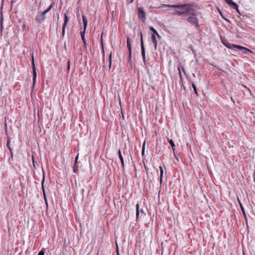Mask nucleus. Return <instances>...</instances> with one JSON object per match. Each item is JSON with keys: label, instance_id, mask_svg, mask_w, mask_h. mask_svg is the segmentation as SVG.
<instances>
[{"label": "nucleus", "instance_id": "17", "mask_svg": "<svg viewBox=\"0 0 255 255\" xmlns=\"http://www.w3.org/2000/svg\"><path fill=\"white\" fill-rule=\"evenodd\" d=\"M149 29L152 32V34L151 35H154L155 36H156V35H157L159 38L160 37V36L158 34L155 28H154L153 27H150Z\"/></svg>", "mask_w": 255, "mask_h": 255}, {"label": "nucleus", "instance_id": "21", "mask_svg": "<svg viewBox=\"0 0 255 255\" xmlns=\"http://www.w3.org/2000/svg\"><path fill=\"white\" fill-rule=\"evenodd\" d=\"M237 200H238V201L239 204L240 205V208H241V209L242 210V212H243V211H245V208H244L242 203H241V201H240L238 196H237Z\"/></svg>", "mask_w": 255, "mask_h": 255}, {"label": "nucleus", "instance_id": "3", "mask_svg": "<svg viewBox=\"0 0 255 255\" xmlns=\"http://www.w3.org/2000/svg\"><path fill=\"white\" fill-rule=\"evenodd\" d=\"M30 55L31 56V65H32V73H33V83H32V91L33 90V89L34 88L35 83H36V69L35 67V62H34V55L33 52L32 53V54L30 53Z\"/></svg>", "mask_w": 255, "mask_h": 255}, {"label": "nucleus", "instance_id": "45", "mask_svg": "<svg viewBox=\"0 0 255 255\" xmlns=\"http://www.w3.org/2000/svg\"><path fill=\"white\" fill-rule=\"evenodd\" d=\"M25 27V25L24 23L23 24V26H22V28H23V30H24V28Z\"/></svg>", "mask_w": 255, "mask_h": 255}, {"label": "nucleus", "instance_id": "37", "mask_svg": "<svg viewBox=\"0 0 255 255\" xmlns=\"http://www.w3.org/2000/svg\"><path fill=\"white\" fill-rule=\"evenodd\" d=\"M103 36L102 35L101 36V42H102V43L103 44ZM102 51L103 53H104V47H103V45H102Z\"/></svg>", "mask_w": 255, "mask_h": 255}, {"label": "nucleus", "instance_id": "9", "mask_svg": "<svg viewBox=\"0 0 255 255\" xmlns=\"http://www.w3.org/2000/svg\"><path fill=\"white\" fill-rule=\"evenodd\" d=\"M225 2L231 6L233 9L236 10L238 13H240L239 10L238 5L233 1L232 0H224Z\"/></svg>", "mask_w": 255, "mask_h": 255}, {"label": "nucleus", "instance_id": "39", "mask_svg": "<svg viewBox=\"0 0 255 255\" xmlns=\"http://www.w3.org/2000/svg\"><path fill=\"white\" fill-rule=\"evenodd\" d=\"M245 222L247 225V228H248V218H246V219H245Z\"/></svg>", "mask_w": 255, "mask_h": 255}, {"label": "nucleus", "instance_id": "2", "mask_svg": "<svg viewBox=\"0 0 255 255\" xmlns=\"http://www.w3.org/2000/svg\"><path fill=\"white\" fill-rule=\"evenodd\" d=\"M10 176L7 171L3 172L1 176V182H3V190L10 189L11 185L9 183Z\"/></svg>", "mask_w": 255, "mask_h": 255}, {"label": "nucleus", "instance_id": "23", "mask_svg": "<svg viewBox=\"0 0 255 255\" xmlns=\"http://www.w3.org/2000/svg\"><path fill=\"white\" fill-rule=\"evenodd\" d=\"M53 2H52V3L49 6V7L46 9L44 10L43 12H45V13L46 14L47 12H48L51 9V8L53 7Z\"/></svg>", "mask_w": 255, "mask_h": 255}, {"label": "nucleus", "instance_id": "27", "mask_svg": "<svg viewBox=\"0 0 255 255\" xmlns=\"http://www.w3.org/2000/svg\"><path fill=\"white\" fill-rule=\"evenodd\" d=\"M70 68V60L69 59H68L67 61V70L68 72H69Z\"/></svg>", "mask_w": 255, "mask_h": 255}, {"label": "nucleus", "instance_id": "38", "mask_svg": "<svg viewBox=\"0 0 255 255\" xmlns=\"http://www.w3.org/2000/svg\"><path fill=\"white\" fill-rule=\"evenodd\" d=\"M78 156H79V154H78L77 155V156H76V157H75V162H74L78 163Z\"/></svg>", "mask_w": 255, "mask_h": 255}, {"label": "nucleus", "instance_id": "5", "mask_svg": "<svg viewBox=\"0 0 255 255\" xmlns=\"http://www.w3.org/2000/svg\"><path fill=\"white\" fill-rule=\"evenodd\" d=\"M137 16L142 22H145L146 20V13L144 11L143 7H138Z\"/></svg>", "mask_w": 255, "mask_h": 255}, {"label": "nucleus", "instance_id": "13", "mask_svg": "<svg viewBox=\"0 0 255 255\" xmlns=\"http://www.w3.org/2000/svg\"><path fill=\"white\" fill-rule=\"evenodd\" d=\"M118 154H119V158L121 162L122 168L123 170H124L125 169V162H124V157L122 154V152H121V149H119L118 150Z\"/></svg>", "mask_w": 255, "mask_h": 255}, {"label": "nucleus", "instance_id": "12", "mask_svg": "<svg viewBox=\"0 0 255 255\" xmlns=\"http://www.w3.org/2000/svg\"><path fill=\"white\" fill-rule=\"evenodd\" d=\"M234 50L236 51H237V50H242L243 53L245 54H248V53H253V51H251L250 49L246 47H243L242 46L238 45H236Z\"/></svg>", "mask_w": 255, "mask_h": 255}, {"label": "nucleus", "instance_id": "7", "mask_svg": "<svg viewBox=\"0 0 255 255\" xmlns=\"http://www.w3.org/2000/svg\"><path fill=\"white\" fill-rule=\"evenodd\" d=\"M220 39L222 43L227 48L231 49H234L236 46V44H231L228 42V40L222 35H220Z\"/></svg>", "mask_w": 255, "mask_h": 255}, {"label": "nucleus", "instance_id": "29", "mask_svg": "<svg viewBox=\"0 0 255 255\" xmlns=\"http://www.w3.org/2000/svg\"><path fill=\"white\" fill-rule=\"evenodd\" d=\"M144 150H145V143L144 142L142 147V155H143L144 154Z\"/></svg>", "mask_w": 255, "mask_h": 255}, {"label": "nucleus", "instance_id": "50", "mask_svg": "<svg viewBox=\"0 0 255 255\" xmlns=\"http://www.w3.org/2000/svg\"><path fill=\"white\" fill-rule=\"evenodd\" d=\"M246 194L247 197H248V193L247 192H246Z\"/></svg>", "mask_w": 255, "mask_h": 255}, {"label": "nucleus", "instance_id": "10", "mask_svg": "<svg viewBox=\"0 0 255 255\" xmlns=\"http://www.w3.org/2000/svg\"><path fill=\"white\" fill-rule=\"evenodd\" d=\"M127 48L129 52L128 62L131 64V44L129 37L127 38Z\"/></svg>", "mask_w": 255, "mask_h": 255}, {"label": "nucleus", "instance_id": "22", "mask_svg": "<svg viewBox=\"0 0 255 255\" xmlns=\"http://www.w3.org/2000/svg\"><path fill=\"white\" fill-rule=\"evenodd\" d=\"M192 87L193 88L194 92L195 94L197 96H198V92H197V89L196 86V85L194 84V83L193 82L192 83Z\"/></svg>", "mask_w": 255, "mask_h": 255}, {"label": "nucleus", "instance_id": "26", "mask_svg": "<svg viewBox=\"0 0 255 255\" xmlns=\"http://www.w3.org/2000/svg\"><path fill=\"white\" fill-rule=\"evenodd\" d=\"M109 59H110L109 69H110L111 67V65H112V53H111V54H110Z\"/></svg>", "mask_w": 255, "mask_h": 255}, {"label": "nucleus", "instance_id": "35", "mask_svg": "<svg viewBox=\"0 0 255 255\" xmlns=\"http://www.w3.org/2000/svg\"><path fill=\"white\" fill-rule=\"evenodd\" d=\"M242 213H243V214L244 215V218L246 219V218H247V216L246 211H243V212H242Z\"/></svg>", "mask_w": 255, "mask_h": 255}, {"label": "nucleus", "instance_id": "48", "mask_svg": "<svg viewBox=\"0 0 255 255\" xmlns=\"http://www.w3.org/2000/svg\"><path fill=\"white\" fill-rule=\"evenodd\" d=\"M84 48H85V49H86V48H87V47H86V46H87L86 44L85 45H84Z\"/></svg>", "mask_w": 255, "mask_h": 255}, {"label": "nucleus", "instance_id": "41", "mask_svg": "<svg viewBox=\"0 0 255 255\" xmlns=\"http://www.w3.org/2000/svg\"><path fill=\"white\" fill-rule=\"evenodd\" d=\"M219 12H220V13L221 14V15L222 16V17H223L224 19H225L226 20H227V21H228L226 18H224V17H223V16L222 15V13H221V11H220V10H219Z\"/></svg>", "mask_w": 255, "mask_h": 255}, {"label": "nucleus", "instance_id": "40", "mask_svg": "<svg viewBox=\"0 0 255 255\" xmlns=\"http://www.w3.org/2000/svg\"><path fill=\"white\" fill-rule=\"evenodd\" d=\"M83 43H84V45H85L86 44V39L85 38H83L82 39Z\"/></svg>", "mask_w": 255, "mask_h": 255}, {"label": "nucleus", "instance_id": "32", "mask_svg": "<svg viewBox=\"0 0 255 255\" xmlns=\"http://www.w3.org/2000/svg\"><path fill=\"white\" fill-rule=\"evenodd\" d=\"M44 181V175H43V180L42 181V188L43 190V192L45 191L44 188V185H43Z\"/></svg>", "mask_w": 255, "mask_h": 255}, {"label": "nucleus", "instance_id": "18", "mask_svg": "<svg viewBox=\"0 0 255 255\" xmlns=\"http://www.w3.org/2000/svg\"><path fill=\"white\" fill-rule=\"evenodd\" d=\"M159 168V170H160V177H159L160 183H161L162 181L164 171H163V168L161 166H160Z\"/></svg>", "mask_w": 255, "mask_h": 255}, {"label": "nucleus", "instance_id": "47", "mask_svg": "<svg viewBox=\"0 0 255 255\" xmlns=\"http://www.w3.org/2000/svg\"><path fill=\"white\" fill-rule=\"evenodd\" d=\"M81 38L83 39V38H85V35H82L81 36Z\"/></svg>", "mask_w": 255, "mask_h": 255}, {"label": "nucleus", "instance_id": "31", "mask_svg": "<svg viewBox=\"0 0 255 255\" xmlns=\"http://www.w3.org/2000/svg\"><path fill=\"white\" fill-rule=\"evenodd\" d=\"M173 152V154H174V157L176 158V159L178 161L179 159H178V157L177 156V154L176 153V152H175V150L174 151V152Z\"/></svg>", "mask_w": 255, "mask_h": 255}, {"label": "nucleus", "instance_id": "14", "mask_svg": "<svg viewBox=\"0 0 255 255\" xmlns=\"http://www.w3.org/2000/svg\"><path fill=\"white\" fill-rule=\"evenodd\" d=\"M82 20L83 24V28H85V30H86L88 24V20L85 15H82Z\"/></svg>", "mask_w": 255, "mask_h": 255}, {"label": "nucleus", "instance_id": "30", "mask_svg": "<svg viewBox=\"0 0 255 255\" xmlns=\"http://www.w3.org/2000/svg\"><path fill=\"white\" fill-rule=\"evenodd\" d=\"M86 30H85V28H83V30L80 31V33L81 34V36L85 35V32H86Z\"/></svg>", "mask_w": 255, "mask_h": 255}, {"label": "nucleus", "instance_id": "44", "mask_svg": "<svg viewBox=\"0 0 255 255\" xmlns=\"http://www.w3.org/2000/svg\"><path fill=\"white\" fill-rule=\"evenodd\" d=\"M140 212H141V213H143L144 215H145V213H144V211H143L142 209H141V210H140Z\"/></svg>", "mask_w": 255, "mask_h": 255}, {"label": "nucleus", "instance_id": "34", "mask_svg": "<svg viewBox=\"0 0 255 255\" xmlns=\"http://www.w3.org/2000/svg\"><path fill=\"white\" fill-rule=\"evenodd\" d=\"M144 169H145L146 173L147 174L148 171V168L145 164H144Z\"/></svg>", "mask_w": 255, "mask_h": 255}, {"label": "nucleus", "instance_id": "1", "mask_svg": "<svg viewBox=\"0 0 255 255\" xmlns=\"http://www.w3.org/2000/svg\"><path fill=\"white\" fill-rule=\"evenodd\" d=\"M192 4L190 3H179L176 4H162L161 7H170L174 8V15L179 16H187L189 15H196L197 11L195 9L191 7Z\"/></svg>", "mask_w": 255, "mask_h": 255}, {"label": "nucleus", "instance_id": "11", "mask_svg": "<svg viewBox=\"0 0 255 255\" xmlns=\"http://www.w3.org/2000/svg\"><path fill=\"white\" fill-rule=\"evenodd\" d=\"M68 22H69V17H68V15L66 13H65L64 14V23H63L62 29V37H63L65 35V29H66L67 24L68 23Z\"/></svg>", "mask_w": 255, "mask_h": 255}, {"label": "nucleus", "instance_id": "43", "mask_svg": "<svg viewBox=\"0 0 255 255\" xmlns=\"http://www.w3.org/2000/svg\"><path fill=\"white\" fill-rule=\"evenodd\" d=\"M7 145L8 147L9 148V149L10 150V147L9 146V140H8V139H7Z\"/></svg>", "mask_w": 255, "mask_h": 255}, {"label": "nucleus", "instance_id": "16", "mask_svg": "<svg viewBox=\"0 0 255 255\" xmlns=\"http://www.w3.org/2000/svg\"><path fill=\"white\" fill-rule=\"evenodd\" d=\"M167 140L168 143L170 144V145L172 147L173 152H174V151L175 150V145L173 140L171 139H169V138H168Z\"/></svg>", "mask_w": 255, "mask_h": 255}, {"label": "nucleus", "instance_id": "24", "mask_svg": "<svg viewBox=\"0 0 255 255\" xmlns=\"http://www.w3.org/2000/svg\"><path fill=\"white\" fill-rule=\"evenodd\" d=\"M136 220L138 219L139 214V205L137 204L136 205Z\"/></svg>", "mask_w": 255, "mask_h": 255}, {"label": "nucleus", "instance_id": "4", "mask_svg": "<svg viewBox=\"0 0 255 255\" xmlns=\"http://www.w3.org/2000/svg\"><path fill=\"white\" fill-rule=\"evenodd\" d=\"M140 45H141V55L143 59V61L144 64L146 65V59H145V50L144 45L143 39V33L142 32H140Z\"/></svg>", "mask_w": 255, "mask_h": 255}, {"label": "nucleus", "instance_id": "8", "mask_svg": "<svg viewBox=\"0 0 255 255\" xmlns=\"http://www.w3.org/2000/svg\"><path fill=\"white\" fill-rule=\"evenodd\" d=\"M45 18L46 13L45 12L39 11L35 17V20L38 23L40 24L44 21Z\"/></svg>", "mask_w": 255, "mask_h": 255}, {"label": "nucleus", "instance_id": "36", "mask_svg": "<svg viewBox=\"0 0 255 255\" xmlns=\"http://www.w3.org/2000/svg\"><path fill=\"white\" fill-rule=\"evenodd\" d=\"M43 196H44L45 202L47 203V199H46V192H43Z\"/></svg>", "mask_w": 255, "mask_h": 255}, {"label": "nucleus", "instance_id": "19", "mask_svg": "<svg viewBox=\"0 0 255 255\" xmlns=\"http://www.w3.org/2000/svg\"><path fill=\"white\" fill-rule=\"evenodd\" d=\"M151 40L152 41V42L154 44V47L156 49V46H157V40H156V36H155L154 35H151Z\"/></svg>", "mask_w": 255, "mask_h": 255}, {"label": "nucleus", "instance_id": "33", "mask_svg": "<svg viewBox=\"0 0 255 255\" xmlns=\"http://www.w3.org/2000/svg\"><path fill=\"white\" fill-rule=\"evenodd\" d=\"M33 165L35 168H36L35 164L37 163L34 159V157L32 156Z\"/></svg>", "mask_w": 255, "mask_h": 255}, {"label": "nucleus", "instance_id": "6", "mask_svg": "<svg viewBox=\"0 0 255 255\" xmlns=\"http://www.w3.org/2000/svg\"><path fill=\"white\" fill-rule=\"evenodd\" d=\"M196 15H192L187 18V21L191 23L192 25L195 26L196 28H199V25L198 23V18L195 16Z\"/></svg>", "mask_w": 255, "mask_h": 255}, {"label": "nucleus", "instance_id": "42", "mask_svg": "<svg viewBox=\"0 0 255 255\" xmlns=\"http://www.w3.org/2000/svg\"><path fill=\"white\" fill-rule=\"evenodd\" d=\"M157 196H158V199L159 200V198H160V192H158Z\"/></svg>", "mask_w": 255, "mask_h": 255}, {"label": "nucleus", "instance_id": "15", "mask_svg": "<svg viewBox=\"0 0 255 255\" xmlns=\"http://www.w3.org/2000/svg\"><path fill=\"white\" fill-rule=\"evenodd\" d=\"M180 68H181L182 70L183 71V72L186 74V72H185V68H184V67L182 65H180V67H178V70L179 71V76H180V79L182 81V74H181V70H180Z\"/></svg>", "mask_w": 255, "mask_h": 255}, {"label": "nucleus", "instance_id": "51", "mask_svg": "<svg viewBox=\"0 0 255 255\" xmlns=\"http://www.w3.org/2000/svg\"><path fill=\"white\" fill-rule=\"evenodd\" d=\"M134 0H130V2H132Z\"/></svg>", "mask_w": 255, "mask_h": 255}, {"label": "nucleus", "instance_id": "25", "mask_svg": "<svg viewBox=\"0 0 255 255\" xmlns=\"http://www.w3.org/2000/svg\"><path fill=\"white\" fill-rule=\"evenodd\" d=\"M1 33H2V21H3V18L2 16V6H1Z\"/></svg>", "mask_w": 255, "mask_h": 255}, {"label": "nucleus", "instance_id": "49", "mask_svg": "<svg viewBox=\"0 0 255 255\" xmlns=\"http://www.w3.org/2000/svg\"><path fill=\"white\" fill-rule=\"evenodd\" d=\"M64 47H65V49H66V43H64Z\"/></svg>", "mask_w": 255, "mask_h": 255}, {"label": "nucleus", "instance_id": "46", "mask_svg": "<svg viewBox=\"0 0 255 255\" xmlns=\"http://www.w3.org/2000/svg\"><path fill=\"white\" fill-rule=\"evenodd\" d=\"M5 132L6 133H7V131H6V124H5Z\"/></svg>", "mask_w": 255, "mask_h": 255}, {"label": "nucleus", "instance_id": "20", "mask_svg": "<svg viewBox=\"0 0 255 255\" xmlns=\"http://www.w3.org/2000/svg\"><path fill=\"white\" fill-rule=\"evenodd\" d=\"M73 172L75 173H77L78 171V163L74 162V166L73 167Z\"/></svg>", "mask_w": 255, "mask_h": 255}, {"label": "nucleus", "instance_id": "28", "mask_svg": "<svg viewBox=\"0 0 255 255\" xmlns=\"http://www.w3.org/2000/svg\"><path fill=\"white\" fill-rule=\"evenodd\" d=\"M45 252H44V249H42L39 253L38 255H44Z\"/></svg>", "mask_w": 255, "mask_h": 255}]
</instances>
